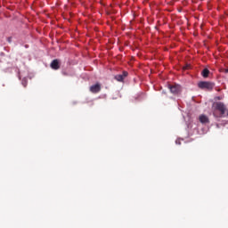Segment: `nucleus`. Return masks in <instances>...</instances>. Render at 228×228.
<instances>
[{
    "label": "nucleus",
    "instance_id": "4",
    "mask_svg": "<svg viewBox=\"0 0 228 228\" xmlns=\"http://www.w3.org/2000/svg\"><path fill=\"white\" fill-rule=\"evenodd\" d=\"M90 92H92V94H99V92H101V84L97 83L91 86Z\"/></svg>",
    "mask_w": 228,
    "mask_h": 228
},
{
    "label": "nucleus",
    "instance_id": "11",
    "mask_svg": "<svg viewBox=\"0 0 228 228\" xmlns=\"http://www.w3.org/2000/svg\"><path fill=\"white\" fill-rule=\"evenodd\" d=\"M226 72H228V69H226Z\"/></svg>",
    "mask_w": 228,
    "mask_h": 228
},
{
    "label": "nucleus",
    "instance_id": "9",
    "mask_svg": "<svg viewBox=\"0 0 228 228\" xmlns=\"http://www.w3.org/2000/svg\"><path fill=\"white\" fill-rule=\"evenodd\" d=\"M7 41L9 42V44H12V37H8Z\"/></svg>",
    "mask_w": 228,
    "mask_h": 228
},
{
    "label": "nucleus",
    "instance_id": "6",
    "mask_svg": "<svg viewBox=\"0 0 228 228\" xmlns=\"http://www.w3.org/2000/svg\"><path fill=\"white\" fill-rule=\"evenodd\" d=\"M127 76H128L127 71H123V73L121 75H116L115 79H116V81L122 82V81H124V79H126V77H127Z\"/></svg>",
    "mask_w": 228,
    "mask_h": 228
},
{
    "label": "nucleus",
    "instance_id": "3",
    "mask_svg": "<svg viewBox=\"0 0 228 228\" xmlns=\"http://www.w3.org/2000/svg\"><path fill=\"white\" fill-rule=\"evenodd\" d=\"M168 88L171 92V94H174V95H177L181 92V86L177 85L168 86Z\"/></svg>",
    "mask_w": 228,
    "mask_h": 228
},
{
    "label": "nucleus",
    "instance_id": "8",
    "mask_svg": "<svg viewBox=\"0 0 228 228\" xmlns=\"http://www.w3.org/2000/svg\"><path fill=\"white\" fill-rule=\"evenodd\" d=\"M201 76H203L204 77H209V69H204L201 72Z\"/></svg>",
    "mask_w": 228,
    "mask_h": 228
},
{
    "label": "nucleus",
    "instance_id": "7",
    "mask_svg": "<svg viewBox=\"0 0 228 228\" xmlns=\"http://www.w3.org/2000/svg\"><path fill=\"white\" fill-rule=\"evenodd\" d=\"M200 122H201V124H208L209 122V118L206 115H201L200 116Z\"/></svg>",
    "mask_w": 228,
    "mask_h": 228
},
{
    "label": "nucleus",
    "instance_id": "5",
    "mask_svg": "<svg viewBox=\"0 0 228 228\" xmlns=\"http://www.w3.org/2000/svg\"><path fill=\"white\" fill-rule=\"evenodd\" d=\"M51 69L53 70L60 69V61L58 59L53 60L50 64Z\"/></svg>",
    "mask_w": 228,
    "mask_h": 228
},
{
    "label": "nucleus",
    "instance_id": "2",
    "mask_svg": "<svg viewBox=\"0 0 228 228\" xmlns=\"http://www.w3.org/2000/svg\"><path fill=\"white\" fill-rule=\"evenodd\" d=\"M199 88L201 90H212L215 88V84L207 81H201L198 84Z\"/></svg>",
    "mask_w": 228,
    "mask_h": 228
},
{
    "label": "nucleus",
    "instance_id": "10",
    "mask_svg": "<svg viewBox=\"0 0 228 228\" xmlns=\"http://www.w3.org/2000/svg\"><path fill=\"white\" fill-rule=\"evenodd\" d=\"M26 85H27V83H26V82H25V83H23V86H26Z\"/></svg>",
    "mask_w": 228,
    "mask_h": 228
},
{
    "label": "nucleus",
    "instance_id": "1",
    "mask_svg": "<svg viewBox=\"0 0 228 228\" xmlns=\"http://www.w3.org/2000/svg\"><path fill=\"white\" fill-rule=\"evenodd\" d=\"M214 110H216L217 111H220V116L224 117L225 115V110L227 108L225 107V104L222 102H216L213 103Z\"/></svg>",
    "mask_w": 228,
    "mask_h": 228
}]
</instances>
